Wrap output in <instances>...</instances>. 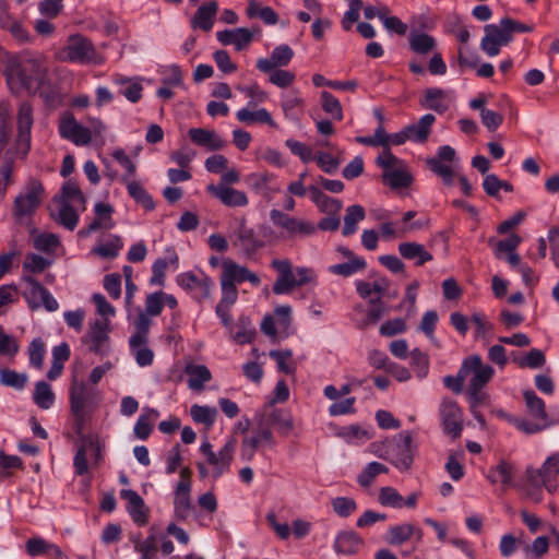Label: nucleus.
I'll use <instances>...</instances> for the list:
<instances>
[{
  "label": "nucleus",
  "mask_w": 559,
  "mask_h": 559,
  "mask_svg": "<svg viewBox=\"0 0 559 559\" xmlns=\"http://www.w3.org/2000/svg\"><path fill=\"white\" fill-rule=\"evenodd\" d=\"M59 134L75 145H87L92 141L91 131L80 124L71 112H66L60 118Z\"/></svg>",
  "instance_id": "nucleus-13"
},
{
  "label": "nucleus",
  "mask_w": 559,
  "mask_h": 559,
  "mask_svg": "<svg viewBox=\"0 0 559 559\" xmlns=\"http://www.w3.org/2000/svg\"><path fill=\"white\" fill-rule=\"evenodd\" d=\"M414 534H417L418 540L421 539L423 532L420 528H416L408 523L395 525L389 528L386 542L390 545L399 546L407 542Z\"/></svg>",
  "instance_id": "nucleus-32"
},
{
  "label": "nucleus",
  "mask_w": 559,
  "mask_h": 559,
  "mask_svg": "<svg viewBox=\"0 0 559 559\" xmlns=\"http://www.w3.org/2000/svg\"><path fill=\"white\" fill-rule=\"evenodd\" d=\"M206 189L213 197L218 199L226 206L235 207L246 206L248 204V198L246 193L231 187L211 183Z\"/></svg>",
  "instance_id": "nucleus-18"
},
{
  "label": "nucleus",
  "mask_w": 559,
  "mask_h": 559,
  "mask_svg": "<svg viewBox=\"0 0 559 559\" xmlns=\"http://www.w3.org/2000/svg\"><path fill=\"white\" fill-rule=\"evenodd\" d=\"M378 500L385 507L402 508L404 506L403 497L393 487H382Z\"/></svg>",
  "instance_id": "nucleus-56"
},
{
  "label": "nucleus",
  "mask_w": 559,
  "mask_h": 559,
  "mask_svg": "<svg viewBox=\"0 0 559 559\" xmlns=\"http://www.w3.org/2000/svg\"><path fill=\"white\" fill-rule=\"evenodd\" d=\"M185 373L189 377L188 386L193 391H202L212 378L211 371L204 365L188 364Z\"/></svg>",
  "instance_id": "nucleus-29"
},
{
  "label": "nucleus",
  "mask_w": 559,
  "mask_h": 559,
  "mask_svg": "<svg viewBox=\"0 0 559 559\" xmlns=\"http://www.w3.org/2000/svg\"><path fill=\"white\" fill-rule=\"evenodd\" d=\"M396 443L392 450L390 462L400 471L411 469L417 452V443L411 431H402L396 437Z\"/></svg>",
  "instance_id": "nucleus-9"
},
{
  "label": "nucleus",
  "mask_w": 559,
  "mask_h": 559,
  "mask_svg": "<svg viewBox=\"0 0 559 559\" xmlns=\"http://www.w3.org/2000/svg\"><path fill=\"white\" fill-rule=\"evenodd\" d=\"M462 364H467L466 378L473 373L469 381L468 392L471 396L477 401L479 391L493 377L495 370L489 365H484L479 355L468 356Z\"/></svg>",
  "instance_id": "nucleus-10"
},
{
  "label": "nucleus",
  "mask_w": 559,
  "mask_h": 559,
  "mask_svg": "<svg viewBox=\"0 0 559 559\" xmlns=\"http://www.w3.org/2000/svg\"><path fill=\"white\" fill-rule=\"evenodd\" d=\"M426 163L431 171L442 178L444 185L451 186L453 183L454 171L450 165L432 157L428 158Z\"/></svg>",
  "instance_id": "nucleus-54"
},
{
  "label": "nucleus",
  "mask_w": 559,
  "mask_h": 559,
  "mask_svg": "<svg viewBox=\"0 0 559 559\" xmlns=\"http://www.w3.org/2000/svg\"><path fill=\"white\" fill-rule=\"evenodd\" d=\"M120 496L128 502L127 510L132 520L140 526L146 525L148 509L145 507L143 498L132 489L121 490Z\"/></svg>",
  "instance_id": "nucleus-17"
},
{
  "label": "nucleus",
  "mask_w": 559,
  "mask_h": 559,
  "mask_svg": "<svg viewBox=\"0 0 559 559\" xmlns=\"http://www.w3.org/2000/svg\"><path fill=\"white\" fill-rule=\"evenodd\" d=\"M440 416L442 420L443 431L456 439L461 436L462 426V411L452 400H443L440 407Z\"/></svg>",
  "instance_id": "nucleus-14"
},
{
  "label": "nucleus",
  "mask_w": 559,
  "mask_h": 559,
  "mask_svg": "<svg viewBox=\"0 0 559 559\" xmlns=\"http://www.w3.org/2000/svg\"><path fill=\"white\" fill-rule=\"evenodd\" d=\"M292 356L290 349L270 352V357L275 359L278 370L286 374H294L296 371V365L292 360Z\"/></svg>",
  "instance_id": "nucleus-51"
},
{
  "label": "nucleus",
  "mask_w": 559,
  "mask_h": 559,
  "mask_svg": "<svg viewBox=\"0 0 559 559\" xmlns=\"http://www.w3.org/2000/svg\"><path fill=\"white\" fill-rule=\"evenodd\" d=\"M234 236V246L239 247L247 254L253 253L262 247V242L257 239L254 230L247 225L245 218L239 222Z\"/></svg>",
  "instance_id": "nucleus-20"
},
{
  "label": "nucleus",
  "mask_w": 559,
  "mask_h": 559,
  "mask_svg": "<svg viewBox=\"0 0 559 559\" xmlns=\"http://www.w3.org/2000/svg\"><path fill=\"white\" fill-rule=\"evenodd\" d=\"M128 193L134 201L141 204L146 211L155 209V202L147 191L138 181L127 183Z\"/></svg>",
  "instance_id": "nucleus-42"
},
{
  "label": "nucleus",
  "mask_w": 559,
  "mask_h": 559,
  "mask_svg": "<svg viewBox=\"0 0 559 559\" xmlns=\"http://www.w3.org/2000/svg\"><path fill=\"white\" fill-rule=\"evenodd\" d=\"M236 117L238 121L242 123H265L273 129H278V124L274 121L271 114L265 108L258 110L241 108L237 111Z\"/></svg>",
  "instance_id": "nucleus-31"
},
{
  "label": "nucleus",
  "mask_w": 559,
  "mask_h": 559,
  "mask_svg": "<svg viewBox=\"0 0 559 559\" xmlns=\"http://www.w3.org/2000/svg\"><path fill=\"white\" fill-rule=\"evenodd\" d=\"M11 138V115L7 107L0 106V154Z\"/></svg>",
  "instance_id": "nucleus-55"
},
{
  "label": "nucleus",
  "mask_w": 559,
  "mask_h": 559,
  "mask_svg": "<svg viewBox=\"0 0 559 559\" xmlns=\"http://www.w3.org/2000/svg\"><path fill=\"white\" fill-rule=\"evenodd\" d=\"M294 56L293 49L288 45H280L275 47L270 58H261L257 61V68L269 73L276 67L287 66Z\"/></svg>",
  "instance_id": "nucleus-19"
},
{
  "label": "nucleus",
  "mask_w": 559,
  "mask_h": 559,
  "mask_svg": "<svg viewBox=\"0 0 559 559\" xmlns=\"http://www.w3.org/2000/svg\"><path fill=\"white\" fill-rule=\"evenodd\" d=\"M236 439L230 438L224 447L215 453L212 450V445L210 442H203L200 447V451L203 455L206 456L209 464L213 466V477L217 479L224 473L228 472L234 459V453L236 449Z\"/></svg>",
  "instance_id": "nucleus-6"
},
{
  "label": "nucleus",
  "mask_w": 559,
  "mask_h": 559,
  "mask_svg": "<svg viewBox=\"0 0 559 559\" xmlns=\"http://www.w3.org/2000/svg\"><path fill=\"white\" fill-rule=\"evenodd\" d=\"M21 87L35 95L46 83L47 69L36 59H26L13 70Z\"/></svg>",
  "instance_id": "nucleus-4"
},
{
  "label": "nucleus",
  "mask_w": 559,
  "mask_h": 559,
  "mask_svg": "<svg viewBox=\"0 0 559 559\" xmlns=\"http://www.w3.org/2000/svg\"><path fill=\"white\" fill-rule=\"evenodd\" d=\"M94 391L81 381L73 380L70 390V408L71 412H86V407L92 402Z\"/></svg>",
  "instance_id": "nucleus-21"
},
{
  "label": "nucleus",
  "mask_w": 559,
  "mask_h": 559,
  "mask_svg": "<svg viewBox=\"0 0 559 559\" xmlns=\"http://www.w3.org/2000/svg\"><path fill=\"white\" fill-rule=\"evenodd\" d=\"M217 10L218 5L216 1H209L201 4L191 20L192 28L210 32L213 27Z\"/></svg>",
  "instance_id": "nucleus-26"
},
{
  "label": "nucleus",
  "mask_w": 559,
  "mask_h": 559,
  "mask_svg": "<svg viewBox=\"0 0 559 559\" xmlns=\"http://www.w3.org/2000/svg\"><path fill=\"white\" fill-rule=\"evenodd\" d=\"M435 121L436 118L432 114H426L419 119L417 123L405 127L409 135V140L418 143L426 142L430 134L431 126Z\"/></svg>",
  "instance_id": "nucleus-34"
},
{
  "label": "nucleus",
  "mask_w": 559,
  "mask_h": 559,
  "mask_svg": "<svg viewBox=\"0 0 559 559\" xmlns=\"http://www.w3.org/2000/svg\"><path fill=\"white\" fill-rule=\"evenodd\" d=\"M521 368H540L545 365L546 358L540 349H531L524 358L515 360Z\"/></svg>",
  "instance_id": "nucleus-59"
},
{
  "label": "nucleus",
  "mask_w": 559,
  "mask_h": 559,
  "mask_svg": "<svg viewBox=\"0 0 559 559\" xmlns=\"http://www.w3.org/2000/svg\"><path fill=\"white\" fill-rule=\"evenodd\" d=\"M93 444H96V436H81L76 453L73 459L75 473L80 476L88 472L87 451L88 445Z\"/></svg>",
  "instance_id": "nucleus-33"
},
{
  "label": "nucleus",
  "mask_w": 559,
  "mask_h": 559,
  "mask_svg": "<svg viewBox=\"0 0 559 559\" xmlns=\"http://www.w3.org/2000/svg\"><path fill=\"white\" fill-rule=\"evenodd\" d=\"M164 307V293L157 292L150 294L145 299V313L156 317L162 313Z\"/></svg>",
  "instance_id": "nucleus-64"
},
{
  "label": "nucleus",
  "mask_w": 559,
  "mask_h": 559,
  "mask_svg": "<svg viewBox=\"0 0 559 559\" xmlns=\"http://www.w3.org/2000/svg\"><path fill=\"white\" fill-rule=\"evenodd\" d=\"M219 280L222 293L230 294L235 297H238L237 284L248 281L253 286H258L261 282L260 277L255 273L251 272L246 266L239 265L230 259L223 261Z\"/></svg>",
  "instance_id": "nucleus-3"
},
{
  "label": "nucleus",
  "mask_w": 559,
  "mask_h": 559,
  "mask_svg": "<svg viewBox=\"0 0 559 559\" xmlns=\"http://www.w3.org/2000/svg\"><path fill=\"white\" fill-rule=\"evenodd\" d=\"M559 475V453L547 457L540 468H526L527 483L536 490L545 487L548 492L557 490L556 477Z\"/></svg>",
  "instance_id": "nucleus-5"
},
{
  "label": "nucleus",
  "mask_w": 559,
  "mask_h": 559,
  "mask_svg": "<svg viewBox=\"0 0 559 559\" xmlns=\"http://www.w3.org/2000/svg\"><path fill=\"white\" fill-rule=\"evenodd\" d=\"M361 545V539L354 532H343L334 542V549L340 555H355Z\"/></svg>",
  "instance_id": "nucleus-36"
},
{
  "label": "nucleus",
  "mask_w": 559,
  "mask_h": 559,
  "mask_svg": "<svg viewBox=\"0 0 559 559\" xmlns=\"http://www.w3.org/2000/svg\"><path fill=\"white\" fill-rule=\"evenodd\" d=\"M26 382L27 376L25 373H19L15 370L9 368L0 369V383L2 385L22 390Z\"/></svg>",
  "instance_id": "nucleus-50"
},
{
  "label": "nucleus",
  "mask_w": 559,
  "mask_h": 559,
  "mask_svg": "<svg viewBox=\"0 0 559 559\" xmlns=\"http://www.w3.org/2000/svg\"><path fill=\"white\" fill-rule=\"evenodd\" d=\"M64 60L76 63H90L96 59V49L93 43L81 34H74L68 37L64 47Z\"/></svg>",
  "instance_id": "nucleus-11"
},
{
  "label": "nucleus",
  "mask_w": 559,
  "mask_h": 559,
  "mask_svg": "<svg viewBox=\"0 0 559 559\" xmlns=\"http://www.w3.org/2000/svg\"><path fill=\"white\" fill-rule=\"evenodd\" d=\"M485 36L481 39L480 48L490 57L500 52V47L511 41L506 28L500 24H488L484 27Z\"/></svg>",
  "instance_id": "nucleus-15"
},
{
  "label": "nucleus",
  "mask_w": 559,
  "mask_h": 559,
  "mask_svg": "<svg viewBox=\"0 0 559 559\" xmlns=\"http://www.w3.org/2000/svg\"><path fill=\"white\" fill-rule=\"evenodd\" d=\"M33 399L38 407L48 409L55 402V394L47 382L39 381L35 384Z\"/></svg>",
  "instance_id": "nucleus-44"
},
{
  "label": "nucleus",
  "mask_w": 559,
  "mask_h": 559,
  "mask_svg": "<svg viewBox=\"0 0 559 559\" xmlns=\"http://www.w3.org/2000/svg\"><path fill=\"white\" fill-rule=\"evenodd\" d=\"M23 281L29 286V305L33 309L39 306H44L45 309L50 312L58 309L59 305L57 300L36 278L23 276Z\"/></svg>",
  "instance_id": "nucleus-16"
},
{
  "label": "nucleus",
  "mask_w": 559,
  "mask_h": 559,
  "mask_svg": "<svg viewBox=\"0 0 559 559\" xmlns=\"http://www.w3.org/2000/svg\"><path fill=\"white\" fill-rule=\"evenodd\" d=\"M50 263L51 262L49 260L39 254L29 253L25 258L23 269L36 274L44 272L50 265Z\"/></svg>",
  "instance_id": "nucleus-61"
},
{
  "label": "nucleus",
  "mask_w": 559,
  "mask_h": 559,
  "mask_svg": "<svg viewBox=\"0 0 559 559\" xmlns=\"http://www.w3.org/2000/svg\"><path fill=\"white\" fill-rule=\"evenodd\" d=\"M45 195L43 182L37 178H29L14 199L13 216L19 221L31 217L43 203Z\"/></svg>",
  "instance_id": "nucleus-2"
},
{
  "label": "nucleus",
  "mask_w": 559,
  "mask_h": 559,
  "mask_svg": "<svg viewBox=\"0 0 559 559\" xmlns=\"http://www.w3.org/2000/svg\"><path fill=\"white\" fill-rule=\"evenodd\" d=\"M419 103L426 109L443 114L449 109V94L442 88L430 87L425 91Z\"/></svg>",
  "instance_id": "nucleus-25"
},
{
  "label": "nucleus",
  "mask_w": 559,
  "mask_h": 559,
  "mask_svg": "<svg viewBox=\"0 0 559 559\" xmlns=\"http://www.w3.org/2000/svg\"><path fill=\"white\" fill-rule=\"evenodd\" d=\"M270 218L274 226L286 233V237L288 238L307 237L314 234L317 230L313 223L296 218L280 210H272L270 212Z\"/></svg>",
  "instance_id": "nucleus-7"
},
{
  "label": "nucleus",
  "mask_w": 559,
  "mask_h": 559,
  "mask_svg": "<svg viewBox=\"0 0 559 559\" xmlns=\"http://www.w3.org/2000/svg\"><path fill=\"white\" fill-rule=\"evenodd\" d=\"M159 416L158 412L154 408H145L144 413L140 415L134 426L135 436L145 440L152 432L153 421Z\"/></svg>",
  "instance_id": "nucleus-40"
},
{
  "label": "nucleus",
  "mask_w": 559,
  "mask_h": 559,
  "mask_svg": "<svg viewBox=\"0 0 559 559\" xmlns=\"http://www.w3.org/2000/svg\"><path fill=\"white\" fill-rule=\"evenodd\" d=\"M237 299L238 297L222 293V298L215 308V312L219 317L224 326H229L231 324L233 319L229 311Z\"/></svg>",
  "instance_id": "nucleus-53"
},
{
  "label": "nucleus",
  "mask_w": 559,
  "mask_h": 559,
  "mask_svg": "<svg viewBox=\"0 0 559 559\" xmlns=\"http://www.w3.org/2000/svg\"><path fill=\"white\" fill-rule=\"evenodd\" d=\"M122 248V241L120 237H115L114 240L99 245L93 249V252L105 259L116 258Z\"/></svg>",
  "instance_id": "nucleus-63"
},
{
  "label": "nucleus",
  "mask_w": 559,
  "mask_h": 559,
  "mask_svg": "<svg viewBox=\"0 0 559 559\" xmlns=\"http://www.w3.org/2000/svg\"><path fill=\"white\" fill-rule=\"evenodd\" d=\"M59 245L58 236L50 233L40 234L34 239V247L45 253L53 252Z\"/></svg>",
  "instance_id": "nucleus-57"
},
{
  "label": "nucleus",
  "mask_w": 559,
  "mask_h": 559,
  "mask_svg": "<svg viewBox=\"0 0 559 559\" xmlns=\"http://www.w3.org/2000/svg\"><path fill=\"white\" fill-rule=\"evenodd\" d=\"M86 338L91 342L90 350L95 354H100L103 344L108 340L107 321L96 320L91 326Z\"/></svg>",
  "instance_id": "nucleus-38"
},
{
  "label": "nucleus",
  "mask_w": 559,
  "mask_h": 559,
  "mask_svg": "<svg viewBox=\"0 0 559 559\" xmlns=\"http://www.w3.org/2000/svg\"><path fill=\"white\" fill-rule=\"evenodd\" d=\"M365 259H354L345 263L333 264L329 266V272L343 277H348L366 269Z\"/></svg>",
  "instance_id": "nucleus-46"
},
{
  "label": "nucleus",
  "mask_w": 559,
  "mask_h": 559,
  "mask_svg": "<svg viewBox=\"0 0 559 559\" xmlns=\"http://www.w3.org/2000/svg\"><path fill=\"white\" fill-rule=\"evenodd\" d=\"M177 283L183 289L190 292L199 302L209 299L214 287V282L205 274L197 275L193 272H186L177 277Z\"/></svg>",
  "instance_id": "nucleus-12"
},
{
  "label": "nucleus",
  "mask_w": 559,
  "mask_h": 559,
  "mask_svg": "<svg viewBox=\"0 0 559 559\" xmlns=\"http://www.w3.org/2000/svg\"><path fill=\"white\" fill-rule=\"evenodd\" d=\"M411 364L415 368V372L418 378H424L427 376L429 370V358L428 356L419 350L418 348H415L411 352Z\"/></svg>",
  "instance_id": "nucleus-58"
},
{
  "label": "nucleus",
  "mask_w": 559,
  "mask_h": 559,
  "mask_svg": "<svg viewBox=\"0 0 559 559\" xmlns=\"http://www.w3.org/2000/svg\"><path fill=\"white\" fill-rule=\"evenodd\" d=\"M513 466L507 461H501L496 467L491 468L488 474V480L491 484L500 483L509 486L512 481Z\"/></svg>",
  "instance_id": "nucleus-45"
},
{
  "label": "nucleus",
  "mask_w": 559,
  "mask_h": 559,
  "mask_svg": "<svg viewBox=\"0 0 559 559\" xmlns=\"http://www.w3.org/2000/svg\"><path fill=\"white\" fill-rule=\"evenodd\" d=\"M189 138L194 144L204 146L211 151L222 150L226 145V142L215 131L203 128L190 129Z\"/></svg>",
  "instance_id": "nucleus-24"
},
{
  "label": "nucleus",
  "mask_w": 559,
  "mask_h": 559,
  "mask_svg": "<svg viewBox=\"0 0 559 559\" xmlns=\"http://www.w3.org/2000/svg\"><path fill=\"white\" fill-rule=\"evenodd\" d=\"M409 48L418 55H427L436 47V39L426 33L411 31L408 35Z\"/></svg>",
  "instance_id": "nucleus-37"
},
{
  "label": "nucleus",
  "mask_w": 559,
  "mask_h": 559,
  "mask_svg": "<svg viewBox=\"0 0 559 559\" xmlns=\"http://www.w3.org/2000/svg\"><path fill=\"white\" fill-rule=\"evenodd\" d=\"M523 396L532 419L504 415L506 419L525 435H534L550 427L552 420L546 411L545 402L532 390H526Z\"/></svg>",
  "instance_id": "nucleus-1"
},
{
  "label": "nucleus",
  "mask_w": 559,
  "mask_h": 559,
  "mask_svg": "<svg viewBox=\"0 0 559 559\" xmlns=\"http://www.w3.org/2000/svg\"><path fill=\"white\" fill-rule=\"evenodd\" d=\"M332 508L337 515L347 518L357 509V504L352 498L337 497L332 500Z\"/></svg>",
  "instance_id": "nucleus-60"
},
{
  "label": "nucleus",
  "mask_w": 559,
  "mask_h": 559,
  "mask_svg": "<svg viewBox=\"0 0 559 559\" xmlns=\"http://www.w3.org/2000/svg\"><path fill=\"white\" fill-rule=\"evenodd\" d=\"M216 37L221 44L234 45L236 50L240 51L252 41L253 33L249 28L238 27L217 32Z\"/></svg>",
  "instance_id": "nucleus-22"
},
{
  "label": "nucleus",
  "mask_w": 559,
  "mask_h": 559,
  "mask_svg": "<svg viewBox=\"0 0 559 559\" xmlns=\"http://www.w3.org/2000/svg\"><path fill=\"white\" fill-rule=\"evenodd\" d=\"M271 266L278 273L273 284V293L276 295L288 294V284L294 274L290 261L287 259H275L272 261Z\"/></svg>",
  "instance_id": "nucleus-27"
},
{
  "label": "nucleus",
  "mask_w": 559,
  "mask_h": 559,
  "mask_svg": "<svg viewBox=\"0 0 559 559\" xmlns=\"http://www.w3.org/2000/svg\"><path fill=\"white\" fill-rule=\"evenodd\" d=\"M61 198L55 197V201L60 203L78 201L80 204H82L83 210L85 209V197L75 181L68 180L64 182L61 188Z\"/></svg>",
  "instance_id": "nucleus-43"
},
{
  "label": "nucleus",
  "mask_w": 559,
  "mask_h": 559,
  "mask_svg": "<svg viewBox=\"0 0 559 559\" xmlns=\"http://www.w3.org/2000/svg\"><path fill=\"white\" fill-rule=\"evenodd\" d=\"M400 254L407 260H415V265L421 266L432 260V254L417 242H402L399 245Z\"/></svg>",
  "instance_id": "nucleus-30"
},
{
  "label": "nucleus",
  "mask_w": 559,
  "mask_h": 559,
  "mask_svg": "<svg viewBox=\"0 0 559 559\" xmlns=\"http://www.w3.org/2000/svg\"><path fill=\"white\" fill-rule=\"evenodd\" d=\"M365 216L366 212L361 205L355 204L348 206L344 216V227L342 229V234L344 236L354 234L357 229L356 224L362 221Z\"/></svg>",
  "instance_id": "nucleus-41"
},
{
  "label": "nucleus",
  "mask_w": 559,
  "mask_h": 559,
  "mask_svg": "<svg viewBox=\"0 0 559 559\" xmlns=\"http://www.w3.org/2000/svg\"><path fill=\"white\" fill-rule=\"evenodd\" d=\"M281 107L286 118L293 121H299L304 112L305 102L299 96L298 91L293 90L283 95Z\"/></svg>",
  "instance_id": "nucleus-28"
},
{
  "label": "nucleus",
  "mask_w": 559,
  "mask_h": 559,
  "mask_svg": "<svg viewBox=\"0 0 559 559\" xmlns=\"http://www.w3.org/2000/svg\"><path fill=\"white\" fill-rule=\"evenodd\" d=\"M266 423L270 426H274L283 436H288L294 429L293 416L285 409L274 408L269 414Z\"/></svg>",
  "instance_id": "nucleus-35"
},
{
  "label": "nucleus",
  "mask_w": 559,
  "mask_h": 559,
  "mask_svg": "<svg viewBox=\"0 0 559 559\" xmlns=\"http://www.w3.org/2000/svg\"><path fill=\"white\" fill-rule=\"evenodd\" d=\"M388 472L389 468L384 464L379 462H371L358 475L357 481L360 486L367 488L373 483L378 475L385 474Z\"/></svg>",
  "instance_id": "nucleus-47"
},
{
  "label": "nucleus",
  "mask_w": 559,
  "mask_h": 559,
  "mask_svg": "<svg viewBox=\"0 0 559 559\" xmlns=\"http://www.w3.org/2000/svg\"><path fill=\"white\" fill-rule=\"evenodd\" d=\"M26 552L32 556H47L50 559H63V552L59 546L47 542L41 537L29 538L25 544Z\"/></svg>",
  "instance_id": "nucleus-23"
},
{
  "label": "nucleus",
  "mask_w": 559,
  "mask_h": 559,
  "mask_svg": "<svg viewBox=\"0 0 559 559\" xmlns=\"http://www.w3.org/2000/svg\"><path fill=\"white\" fill-rule=\"evenodd\" d=\"M322 109L332 116L333 119L341 121L343 119V109L340 100L330 92L323 91L321 93Z\"/></svg>",
  "instance_id": "nucleus-52"
},
{
  "label": "nucleus",
  "mask_w": 559,
  "mask_h": 559,
  "mask_svg": "<svg viewBox=\"0 0 559 559\" xmlns=\"http://www.w3.org/2000/svg\"><path fill=\"white\" fill-rule=\"evenodd\" d=\"M190 415L195 423L203 424L210 428L215 421L217 411L214 407L194 404L190 408Z\"/></svg>",
  "instance_id": "nucleus-49"
},
{
  "label": "nucleus",
  "mask_w": 559,
  "mask_h": 559,
  "mask_svg": "<svg viewBox=\"0 0 559 559\" xmlns=\"http://www.w3.org/2000/svg\"><path fill=\"white\" fill-rule=\"evenodd\" d=\"M29 362L33 367L40 369L44 362L45 344L40 338H35L28 347Z\"/></svg>",
  "instance_id": "nucleus-62"
},
{
  "label": "nucleus",
  "mask_w": 559,
  "mask_h": 559,
  "mask_svg": "<svg viewBox=\"0 0 559 559\" xmlns=\"http://www.w3.org/2000/svg\"><path fill=\"white\" fill-rule=\"evenodd\" d=\"M34 123V108L28 100H22L16 112V147L23 156L31 148V131Z\"/></svg>",
  "instance_id": "nucleus-8"
},
{
  "label": "nucleus",
  "mask_w": 559,
  "mask_h": 559,
  "mask_svg": "<svg viewBox=\"0 0 559 559\" xmlns=\"http://www.w3.org/2000/svg\"><path fill=\"white\" fill-rule=\"evenodd\" d=\"M51 218L68 230H74L79 223V215L69 202H62L57 215L50 214Z\"/></svg>",
  "instance_id": "nucleus-39"
},
{
  "label": "nucleus",
  "mask_w": 559,
  "mask_h": 559,
  "mask_svg": "<svg viewBox=\"0 0 559 559\" xmlns=\"http://www.w3.org/2000/svg\"><path fill=\"white\" fill-rule=\"evenodd\" d=\"M382 179L392 189L407 188L412 183V176L401 169L383 171Z\"/></svg>",
  "instance_id": "nucleus-48"
}]
</instances>
